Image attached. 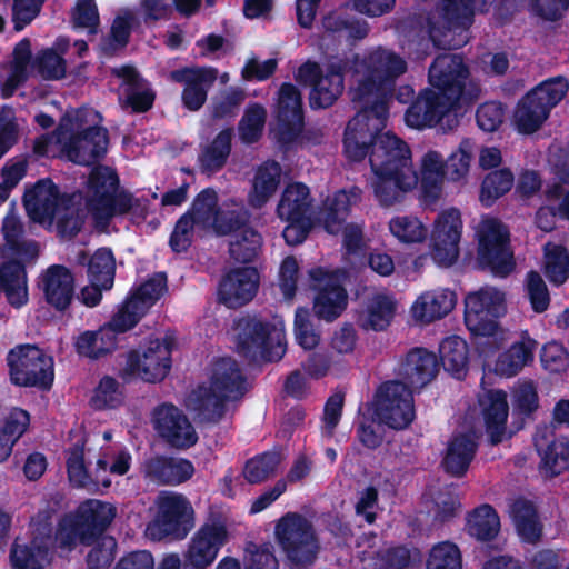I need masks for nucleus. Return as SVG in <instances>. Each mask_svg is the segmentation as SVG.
Returning a JSON list of instances; mask_svg holds the SVG:
<instances>
[{
	"label": "nucleus",
	"instance_id": "c9c22d12",
	"mask_svg": "<svg viewBox=\"0 0 569 569\" xmlns=\"http://www.w3.org/2000/svg\"><path fill=\"white\" fill-rule=\"evenodd\" d=\"M456 293L449 289L427 291L411 307L415 319L423 323L446 317L456 306Z\"/></svg>",
	"mask_w": 569,
	"mask_h": 569
},
{
	"label": "nucleus",
	"instance_id": "864d4df0",
	"mask_svg": "<svg viewBox=\"0 0 569 569\" xmlns=\"http://www.w3.org/2000/svg\"><path fill=\"white\" fill-rule=\"evenodd\" d=\"M156 101V91L146 79L142 83L128 87L119 94V104L131 113H144L152 109Z\"/></svg>",
	"mask_w": 569,
	"mask_h": 569
},
{
	"label": "nucleus",
	"instance_id": "423d86ee",
	"mask_svg": "<svg viewBox=\"0 0 569 569\" xmlns=\"http://www.w3.org/2000/svg\"><path fill=\"white\" fill-rule=\"evenodd\" d=\"M117 509L113 505L98 499L82 501L74 512L66 513L57 525L59 549L73 550L77 545L90 547L104 537Z\"/></svg>",
	"mask_w": 569,
	"mask_h": 569
},
{
	"label": "nucleus",
	"instance_id": "4be33fe9",
	"mask_svg": "<svg viewBox=\"0 0 569 569\" xmlns=\"http://www.w3.org/2000/svg\"><path fill=\"white\" fill-rule=\"evenodd\" d=\"M153 427L171 447L188 449L198 441V435L187 416L172 403H162L153 409Z\"/></svg>",
	"mask_w": 569,
	"mask_h": 569
},
{
	"label": "nucleus",
	"instance_id": "79ce46f5",
	"mask_svg": "<svg viewBox=\"0 0 569 569\" xmlns=\"http://www.w3.org/2000/svg\"><path fill=\"white\" fill-rule=\"evenodd\" d=\"M311 207L309 188L301 182L288 184L277 206V214L280 219H301L308 216Z\"/></svg>",
	"mask_w": 569,
	"mask_h": 569
},
{
	"label": "nucleus",
	"instance_id": "aec40b11",
	"mask_svg": "<svg viewBox=\"0 0 569 569\" xmlns=\"http://www.w3.org/2000/svg\"><path fill=\"white\" fill-rule=\"evenodd\" d=\"M277 121L279 142L284 147L296 142L305 127V112L301 92L291 82L278 90Z\"/></svg>",
	"mask_w": 569,
	"mask_h": 569
},
{
	"label": "nucleus",
	"instance_id": "37998d69",
	"mask_svg": "<svg viewBox=\"0 0 569 569\" xmlns=\"http://www.w3.org/2000/svg\"><path fill=\"white\" fill-rule=\"evenodd\" d=\"M465 530L479 541H491L499 533L500 518L492 506L483 503L468 513Z\"/></svg>",
	"mask_w": 569,
	"mask_h": 569
},
{
	"label": "nucleus",
	"instance_id": "052dcab7",
	"mask_svg": "<svg viewBox=\"0 0 569 569\" xmlns=\"http://www.w3.org/2000/svg\"><path fill=\"white\" fill-rule=\"evenodd\" d=\"M462 558L457 545L442 541L435 545L428 555L426 569H461Z\"/></svg>",
	"mask_w": 569,
	"mask_h": 569
},
{
	"label": "nucleus",
	"instance_id": "6e6552de",
	"mask_svg": "<svg viewBox=\"0 0 569 569\" xmlns=\"http://www.w3.org/2000/svg\"><path fill=\"white\" fill-rule=\"evenodd\" d=\"M9 380L19 388L50 391L54 382V359L36 343H19L7 356Z\"/></svg>",
	"mask_w": 569,
	"mask_h": 569
},
{
	"label": "nucleus",
	"instance_id": "f03ea898",
	"mask_svg": "<svg viewBox=\"0 0 569 569\" xmlns=\"http://www.w3.org/2000/svg\"><path fill=\"white\" fill-rule=\"evenodd\" d=\"M428 80L433 89H423L405 113L410 128H433L448 112L473 104L480 94L461 54L437 56L429 67Z\"/></svg>",
	"mask_w": 569,
	"mask_h": 569
},
{
	"label": "nucleus",
	"instance_id": "680f3d73",
	"mask_svg": "<svg viewBox=\"0 0 569 569\" xmlns=\"http://www.w3.org/2000/svg\"><path fill=\"white\" fill-rule=\"evenodd\" d=\"M213 228L218 236L231 237L250 226V214L244 209H220L213 219Z\"/></svg>",
	"mask_w": 569,
	"mask_h": 569
},
{
	"label": "nucleus",
	"instance_id": "5701e85b",
	"mask_svg": "<svg viewBox=\"0 0 569 569\" xmlns=\"http://www.w3.org/2000/svg\"><path fill=\"white\" fill-rule=\"evenodd\" d=\"M228 537L227 527L222 522L203 523L191 539L183 569H206L216 560Z\"/></svg>",
	"mask_w": 569,
	"mask_h": 569
},
{
	"label": "nucleus",
	"instance_id": "bf43d9fd",
	"mask_svg": "<svg viewBox=\"0 0 569 569\" xmlns=\"http://www.w3.org/2000/svg\"><path fill=\"white\" fill-rule=\"evenodd\" d=\"M361 193L362 191L359 187H352L349 191L338 190L335 192L326 213L327 228L332 223L341 224L345 222L350 207L360 200Z\"/></svg>",
	"mask_w": 569,
	"mask_h": 569
},
{
	"label": "nucleus",
	"instance_id": "49530a36",
	"mask_svg": "<svg viewBox=\"0 0 569 569\" xmlns=\"http://www.w3.org/2000/svg\"><path fill=\"white\" fill-rule=\"evenodd\" d=\"M262 243V236L254 228H248L232 236L228 252L236 263L249 264L258 258Z\"/></svg>",
	"mask_w": 569,
	"mask_h": 569
},
{
	"label": "nucleus",
	"instance_id": "338daca9",
	"mask_svg": "<svg viewBox=\"0 0 569 569\" xmlns=\"http://www.w3.org/2000/svg\"><path fill=\"white\" fill-rule=\"evenodd\" d=\"M117 540L112 536H104L93 545L86 556L87 567L90 569H110L116 558Z\"/></svg>",
	"mask_w": 569,
	"mask_h": 569
},
{
	"label": "nucleus",
	"instance_id": "2eb2a0df",
	"mask_svg": "<svg viewBox=\"0 0 569 569\" xmlns=\"http://www.w3.org/2000/svg\"><path fill=\"white\" fill-rule=\"evenodd\" d=\"M237 351L249 362H256L259 359L268 362L280 360L286 346L278 341H272L271 333L274 329L269 321H263L257 317H243L237 321Z\"/></svg>",
	"mask_w": 569,
	"mask_h": 569
},
{
	"label": "nucleus",
	"instance_id": "ea45409f",
	"mask_svg": "<svg viewBox=\"0 0 569 569\" xmlns=\"http://www.w3.org/2000/svg\"><path fill=\"white\" fill-rule=\"evenodd\" d=\"M233 129H222L198 156L199 167L202 173H217L223 169L232 150Z\"/></svg>",
	"mask_w": 569,
	"mask_h": 569
},
{
	"label": "nucleus",
	"instance_id": "a211bd4d",
	"mask_svg": "<svg viewBox=\"0 0 569 569\" xmlns=\"http://www.w3.org/2000/svg\"><path fill=\"white\" fill-rule=\"evenodd\" d=\"M172 343L160 339L149 340L142 353L130 350L127 356L124 372L139 375L148 382L162 381L171 369Z\"/></svg>",
	"mask_w": 569,
	"mask_h": 569
},
{
	"label": "nucleus",
	"instance_id": "7ed1b4c3",
	"mask_svg": "<svg viewBox=\"0 0 569 569\" xmlns=\"http://www.w3.org/2000/svg\"><path fill=\"white\" fill-rule=\"evenodd\" d=\"M164 272H156L133 288L111 320L98 330H86L74 340L73 347L80 357L98 360L117 349L118 335L137 326L168 289Z\"/></svg>",
	"mask_w": 569,
	"mask_h": 569
},
{
	"label": "nucleus",
	"instance_id": "f8f14e48",
	"mask_svg": "<svg viewBox=\"0 0 569 569\" xmlns=\"http://www.w3.org/2000/svg\"><path fill=\"white\" fill-rule=\"evenodd\" d=\"M372 407L375 420L392 430L407 429L416 418L413 391L398 380H388L379 386Z\"/></svg>",
	"mask_w": 569,
	"mask_h": 569
},
{
	"label": "nucleus",
	"instance_id": "1a4fd4ad",
	"mask_svg": "<svg viewBox=\"0 0 569 569\" xmlns=\"http://www.w3.org/2000/svg\"><path fill=\"white\" fill-rule=\"evenodd\" d=\"M493 0H441V26L429 24L432 42L442 49L455 50L469 40V28L476 11L488 12Z\"/></svg>",
	"mask_w": 569,
	"mask_h": 569
},
{
	"label": "nucleus",
	"instance_id": "4468645a",
	"mask_svg": "<svg viewBox=\"0 0 569 569\" xmlns=\"http://www.w3.org/2000/svg\"><path fill=\"white\" fill-rule=\"evenodd\" d=\"M477 263L499 277H507L515 269L509 231L497 219L488 220L478 232Z\"/></svg>",
	"mask_w": 569,
	"mask_h": 569
},
{
	"label": "nucleus",
	"instance_id": "473e14b6",
	"mask_svg": "<svg viewBox=\"0 0 569 569\" xmlns=\"http://www.w3.org/2000/svg\"><path fill=\"white\" fill-rule=\"evenodd\" d=\"M396 310V301L390 296L376 293L365 308L356 310L355 322L365 331H383L390 326Z\"/></svg>",
	"mask_w": 569,
	"mask_h": 569
},
{
	"label": "nucleus",
	"instance_id": "9b49d317",
	"mask_svg": "<svg viewBox=\"0 0 569 569\" xmlns=\"http://www.w3.org/2000/svg\"><path fill=\"white\" fill-rule=\"evenodd\" d=\"M347 63L329 62L321 68L317 62L302 63L295 76L299 83L310 86L309 106L312 110L332 107L345 90Z\"/></svg>",
	"mask_w": 569,
	"mask_h": 569
},
{
	"label": "nucleus",
	"instance_id": "603ef678",
	"mask_svg": "<svg viewBox=\"0 0 569 569\" xmlns=\"http://www.w3.org/2000/svg\"><path fill=\"white\" fill-rule=\"evenodd\" d=\"M31 69L43 80H61L67 73V62L53 48H44L36 53Z\"/></svg>",
	"mask_w": 569,
	"mask_h": 569
},
{
	"label": "nucleus",
	"instance_id": "e433bc0d",
	"mask_svg": "<svg viewBox=\"0 0 569 569\" xmlns=\"http://www.w3.org/2000/svg\"><path fill=\"white\" fill-rule=\"evenodd\" d=\"M347 306L348 292L338 279H329L317 288L312 309L319 319L333 321L341 316Z\"/></svg>",
	"mask_w": 569,
	"mask_h": 569
},
{
	"label": "nucleus",
	"instance_id": "69168bd1",
	"mask_svg": "<svg viewBox=\"0 0 569 569\" xmlns=\"http://www.w3.org/2000/svg\"><path fill=\"white\" fill-rule=\"evenodd\" d=\"M525 291L531 309L537 313L545 312L550 306V293L548 287L536 270L527 272L525 278Z\"/></svg>",
	"mask_w": 569,
	"mask_h": 569
},
{
	"label": "nucleus",
	"instance_id": "393cba45",
	"mask_svg": "<svg viewBox=\"0 0 569 569\" xmlns=\"http://www.w3.org/2000/svg\"><path fill=\"white\" fill-rule=\"evenodd\" d=\"M108 144V130L96 124L72 132L63 146V151L73 163L92 166L104 158Z\"/></svg>",
	"mask_w": 569,
	"mask_h": 569
},
{
	"label": "nucleus",
	"instance_id": "9d476101",
	"mask_svg": "<svg viewBox=\"0 0 569 569\" xmlns=\"http://www.w3.org/2000/svg\"><path fill=\"white\" fill-rule=\"evenodd\" d=\"M569 80L565 76L548 78L529 90L518 102L515 122L520 133L531 134L540 129L551 110L566 97Z\"/></svg>",
	"mask_w": 569,
	"mask_h": 569
},
{
	"label": "nucleus",
	"instance_id": "bb28decb",
	"mask_svg": "<svg viewBox=\"0 0 569 569\" xmlns=\"http://www.w3.org/2000/svg\"><path fill=\"white\" fill-rule=\"evenodd\" d=\"M439 372V360L435 352L422 347L410 349L399 363L397 375L400 382L408 388L421 390L430 383Z\"/></svg>",
	"mask_w": 569,
	"mask_h": 569
},
{
	"label": "nucleus",
	"instance_id": "dca6fc26",
	"mask_svg": "<svg viewBox=\"0 0 569 569\" xmlns=\"http://www.w3.org/2000/svg\"><path fill=\"white\" fill-rule=\"evenodd\" d=\"M54 513L56 509L47 505L31 518L32 546L13 543L10 551L13 569H44L34 549L46 552L51 547L59 548L57 529L53 532L52 525Z\"/></svg>",
	"mask_w": 569,
	"mask_h": 569
},
{
	"label": "nucleus",
	"instance_id": "e2e57ef3",
	"mask_svg": "<svg viewBox=\"0 0 569 569\" xmlns=\"http://www.w3.org/2000/svg\"><path fill=\"white\" fill-rule=\"evenodd\" d=\"M67 473L72 487L87 489L92 483L91 472L84 463V446L76 443L69 452L67 459Z\"/></svg>",
	"mask_w": 569,
	"mask_h": 569
},
{
	"label": "nucleus",
	"instance_id": "0eeeda50",
	"mask_svg": "<svg viewBox=\"0 0 569 569\" xmlns=\"http://www.w3.org/2000/svg\"><path fill=\"white\" fill-rule=\"evenodd\" d=\"M274 538L290 569H309L318 558L320 542L312 522L299 512H287L274 526Z\"/></svg>",
	"mask_w": 569,
	"mask_h": 569
},
{
	"label": "nucleus",
	"instance_id": "58836bf2",
	"mask_svg": "<svg viewBox=\"0 0 569 569\" xmlns=\"http://www.w3.org/2000/svg\"><path fill=\"white\" fill-rule=\"evenodd\" d=\"M78 263L87 266L88 278L91 283L102 284L104 290H110L114 282L116 258L108 247L97 249L90 257L81 251L77 257Z\"/></svg>",
	"mask_w": 569,
	"mask_h": 569
},
{
	"label": "nucleus",
	"instance_id": "774afa93",
	"mask_svg": "<svg viewBox=\"0 0 569 569\" xmlns=\"http://www.w3.org/2000/svg\"><path fill=\"white\" fill-rule=\"evenodd\" d=\"M244 551V569H279V561L271 543L257 545L250 541L247 542Z\"/></svg>",
	"mask_w": 569,
	"mask_h": 569
},
{
	"label": "nucleus",
	"instance_id": "de8ad7c7",
	"mask_svg": "<svg viewBox=\"0 0 569 569\" xmlns=\"http://www.w3.org/2000/svg\"><path fill=\"white\" fill-rule=\"evenodd\" d=\"M391 236L401 244L422 243L428 237L427 226L411 214L396 216L388 223Z\"/></svg>",
	"mask_w": 569,
	"mask_h": 569
},
{
	"label": "nucleus",
	"instance_id": "ddd939ff",
	"mask_svg": "<svg viewBox=\"0 0 569 569\" xmlns=\"http://www.w3.org/2000/svg\"><path fill=\"white\" fill-rule=\"evenodd\" d=\"M158 510L152 522L147 527L153 540L170 537L184 539L193 528V508L190 501L180 493H162L158 497Z\"/></svg>",
	"mask_w": 569,
	"mask_h": 569
},
{
	"label": "nucleus",
	"instance_id": "7c9ffc66",
	"mask_svg": "<svg viewBox=\"0 0 569 569\" xmlns=\"http://www.w3.org/2000/svg\"><path fill=\"white\" fill-rule=\"evenodd\" d=\"M535 447L541 458L540 470L552 478L569 469V437H556L543 431L535 437Z\"/></svg>",
	"mask_w": 569,
	"mask_h": 569
},
{
	"label": "nucleus",
	"instance_id": "c756f323",
	"mask_svg": "<svg viewBox=\"0 0 569 569\" xmlns=\"http://www.w3.org/2000/svg\"><path fill=\"white\" fill-rule=\"evenodd\" d=\"M142 472L146 478L159 485L178 486L192 478L194 467L184 458L156 456L144 461Z\"/></svg>",
	"mask_w": 569,
	"mask_h": 569
},
{
	"label": "nucleus",
	"instance_id": "a878e982",
	"mask_svg": "<svg viewBox=\"0 0 569 569\" xmlns=\"http://www.w3.org/2000/svg\"><path fill=\"white\" fill-rule=\"evenodd\" d=\"M38 287L44 301L58 312L70 308L76 297V279L72 271L63 264H51L39 276Z\"/></svg>",
	"mask_w": 569,
	"mask_h": 569
},
{
	"label": "nucleus",
	"instance_id": "4d7b16f0",
	"mask_svg": "<svg viewBox=\"0 0 569 569\" xmlns=\"http://www.w3.org/2000/svg\"><path fill=\"white\" fill-rule=\"evenodd\" d=\"M246 99V92L239 87H230L212 100L210 116L213 120L234 118Z\"/></svg>",
	"mask_w": 569,
	"mask_h": 569
},
{
	"label": "nucleus",
	"instance_id": "5fc2aeb1",
	"mask_svg": "<svg viewBox=\"0 0 569 569\" xmlns=\"http://www.w3.org/2000/svg\"><path fill=\"white\" fill-rule=\"evenodd\" d=\"M545 274L553 286L563 284L569 278V251L561 244L546 246Z\"/></svg>",
	"mask_w": 569,
	"mask_h": 569
},
{
	"label": "nucleus",
	"instance_id": "39448f33",
	"mask_svg": "<svg viewBox=\"0 0 569 569\" xmlns=\"http://www.w3.org/2000/svg\"><path fill=\"white\" fill-rule=\"evenodd\" d=\"M505 313V293L496 288H482L465 298V325L480 357L489 358L501 348L503 332L498 320Z\"/></svg>",
	"mask_w": 569,
	"mask_h": 569
},
{
	"label": "nucleus",
	"instance_id": "09e8293b",
	"mask_svg": "<svg viewBox=\"0 0 569 569\" xmlns=\"http://www.w3.org/2000/svg\"><path fill=\"white\" fill-rule=\"evenodd\" d=\"M515 182V177L509 168H501L488 172L480 187L479 200L481 204L489 208L508 193Z\"/></svg>",
	"mask_w": 569,
	"mask_h": 569
},
{
	"label": "nucleus",
	"instance_id": "3c124183",
	"mask_svg": "<svg viewBox=\"0 0 569 569\" xmlns=\"http://www.w3.org/2000/svg\"><path fill=\"white\" fill-rule=\"evenodd\" d=\"M72 199L59 207L54 219H57V231L63 237L71 239L76 237L82 229L86 213L81 208L80 196L70 193Z\"/></svg>",
	"mask_w": 569,
	"mask_h": 569
},
{
	"label": "nucleus",
	"instance_id": "8fccbe9b",
	"mask_svg": "<svg viewBox=\"0 0 569 569\" xmlns=\"http://www.w3.org/2000/svg\"><path fill=\"white\" fill-rule=\"evenodd\" d=\"M280 450H268L246 461L243 477L250 485H258L273 476L281 463Z\"/></svg>",
	"mask_w": 569,
	"mask_h": 569
},
{
	"label": "nucleus",
	"instance_id": "4c0bfd02",
	"mask_svg": "<svg viewBox=\"0 0 569 569\" xmlns=\"http://www.w3.org/2000/svg\"><path fill=\"white\" fill-rule=\"evenodd\" d=\"M536 348L537 341L526 332L519 341L499 353L495 362V373L507 378L516 376L525 366L533 361Z\"/></svg>",
	"mask_w": 569,
	"mask_h": 569
},
{
	"label": "nucleus",
	"instance_id": "a18cd8bd",
	"mask_svg": "<svg viewBox=\"0 0 569 569\" xmlns=\"http://www.w3.org/2000/svg\"><path fill=\"white\" fill-rule=\"evenodd\" d=\"M446 178L445 160L440 152L429 150L421 161V190L425 199L436 201Z\"/></svg>",
	"mask_w": 569,
	"mask_h": 569
},
{
	"label": "nucleus",
	"instance_id": "cd10ccee",
	"mask_svg": "<svg viewBox=\"0 0 569 569\" xmlns=\"http://www.w3.org/2000/svg\"><path fill=\"white\" fill-rule=\"evenodd\" d=\"M485 430L491 446L510 439L512 431L507 430L509 405L507 392L502 389H490L479 398Z\"/></svg>",
	"mask_w": 569,
	"mask_h": 569
},
{
	"label": "nucleus",
	"instance_id": "c85d7f7f",
	"mask_svg": "<svg viewBox=\"0 0 569 569\" xmlns=\"http://www.w3.org/2000/svg\"><path fill=\"white\" fill-rule=\"evenodd\" d=\"M208 388L229 401L241 399L247 391V378L238 362L230 357H222L212 363Z\"/></svg>",
	"mask_w": 569,
	"mask_h": 569
},
{
	"label": "nucleus",
	"instance_id": "2f4dec72",
	"mask_svg": "<svg viewBox=\"0 0 569 569\" xmlns=\"http://www.w3.org/2000/svg\"><path fill=\"white\" fill-rule=\"evenodd\" d=\"M478 446L473 433L460 432L452 435L441 460L443 471L451 477H463L475 459Z\"/></svg>",
	"mask_w": 569,
	"mask_h": 569
},
{
	"label": "nucleus",
	"instance_id": "0e129e2a",
	"mask_svg": "<svg viewBox=\"0 0 569 569\" xmlns=\"http://www.w3.org/2000/svg\"><path fill=\"white\" fill-rule=\"evenodd\" d=\"M132 22L133 17L130 13L114 18L109 37L101 42V49L106 54H113L118 49L124 48L129 43Z\"/></svg>",
	"mask_w": 569,
	"mask_h": 569
},
{
	"label": "nucleus",
	"instance_id": "412c9836",
	"mask_svg": "<svg viewBox=\"0 0 569 569\" xmlns=\"http://www.w3.org/2000/svg\"><path fill=\"white\" fill-rule=\"evenodd\" d=\"M260 274L254 267H234L226 272L217 288V300L230 309L241 308L257 295Z\"/></svg>",
	"mask_w": 569,
	"mask_h": 569
},
{
	"label": "nucleus",
	"instance_id": "a19ab883",
	"mask_svg": "<svg viewBox=\"0 0 569 569\" xmlns=\"http://www.w3.org/2000/svg\"><path fill=\"white\" fill-rule=\"evenodd\" d=\"M280 176L281 167L277 161H267L258 167L248 194L252 208L260 209L269 201L280 184Z\"/></svg>",
	"mask_w": 569,
	"mask_h": 569
},
{
	"label": "nucleus",
	"instance_id": "f3484780",
	"mask_svg": "<svg viewBox=\"0 0 569 569\" xmlns=\"http://www.w3.org/2000/svg\"><path fill=\"white\" fill-rule=\"evenodd\" d=\"M462 233L461 213L450 208L438 214L430 236V254L440 267H450L459 258Z\"/></svg>",
	"mask_w": 569,
	"mask_h": 569
},
{
	"label": "nucleus",
	"instance_id": "20e7f679",
	"mask_svg": "<svg viewBox=\"0 0 569 569\" xmlns=\"http://www.w3.org/2000/svg\"><path fill=\"white\" fill-rule=\"evenodd\" d=\"M86 190V204L98 228L109 227L116 217L133 213L144 218L148 213V200L120 188L119 176L111 167L94 166L88 176Z\"/></svg>",
	"mask_w": 569,
	"mask_h": 569
},
{
	"label": "nucleus",
	"instance_id": "6e6d98bb",
	"mask_svg": "<svg viewBox=\"0 0 569 569\" xmlns=\"http://www.w3.org/2000/svg\"><path fill=\"white\" fill-rule=\"evenodd\" d=\"M124 401V395L118 380L111 376H103L93 390L90 406L94 410L116 409Z\"/></svg>",
	"mask_w": 569,
	"mask_h": 569
},
{
	"label": "nucleus",
	"instance_id": "f257e3e1",
	"mask_svg": "<svg viewBox=\"0 0 569 569\" xmlns=\"http://www.w3.org/2000/svg\"><path fill=\"white\" fill-rule=\"evenodd\" d=\"M407 69V61L392 50L379 47L369 54L366 71L351 91V101L359 110L348 122L342 140L348 160L369 158L375 174L371 188L382 208L401 202L419 181L409 146L391 132H381L395 80Z\"/></svg>",
	"mask_w": 569,
	"mask_h": 569
},
{
	"label": "nucleus",
	"instance_id": "72a5a7b5",
	"mask_svg": "<svg viewBox=\"0 0 569 569\" xmlns=\"http://www.w3.org/2000/svg\"><path fill=\"white\" fill-rule=\"evenodd\" d=\"M226 396H220L206 383L199 385L189 398V409L200 423H219L227 412Z\"/></svg>",
	"mask_w": 569,
	"mask_h": 569
},
{
	"label": "nucleus",
	"instance_id": "c03bdc74",
	"mask_svg": "<svg viewBox=\"0 0 569 569\" xmlns=\"http://www.w3.org/2000/svg\"><path fill=\"white\" fill-rule=\"evenodd\" d=\"M439 363L455 378L462 379L466 376L469 357L468 345L462 338L458 336L445 338L439 345Z\"/></svg>",
	"mask_w": 569,
	"mask_h": 569
},
{
	"label": "nucleus",
	"instance_id": "6ab92c4d",
	"mask_svg": "<svg viewBox=\"0 0 569 569\" xmlns=\"http://www.w3.org/2000/svg\"><path fill=\"white\" fill-rule=\"evenodd\" d=\"M219 76L211 66L182 67L170 71L169 79L183 86L181 103L188 111H199L207 102L208 93Z\"/></svg>",
	"mask_w": 569,
	"mask_h": 569
},
{
	"label": "nucleus",
	"instance_id": "13d9d810",
	"mask_svg": "<svg viewBox=\"0 0 569 569\" xmlns=\"http://www.w3.org/2000/svg\"><path fill=\"white\" fill-rule=\"evenodd\" d=\"M266 114V109L259 103H253L246 109L238 126L239 137L243 143L252 144L259 141L262 136Z\"/></svg>",
	"mask_w": 569,
	"mask_h": 569
},
{
	"label": "nucleus",
	"instance_id": "b1692460",
	"mask_svg": "<svg viewBox=\"0 0 569 569\" xmlns=\"http://www.w3.org/2000/svg\"><path fill=\"white\" fill-rule=\"evenodd\" d=\"M70 193H61L51 178L39 179L26 189L22 201L29 217L36 222L53 221L59 207L70 202Z\"/></svg>",
	"mask_w": 569,
	"mask_h": 569
},
{
	"label": "nucleus",
	"instance_id": "f704fd0d",
	"mask_svg": "<svg viewBox=\"0 0 569 569\" xmlns=\"http://www.w3.org/2000/svg\"><path fill=\"white\" fill-rule=\"evenodd\" d=\"M0 292L14 308L28 302V278L26 266L18 259H9L0 264Z\"/></svg>",
	"mask_w": 569,
	"mask_h": 569
}]
</instances>
